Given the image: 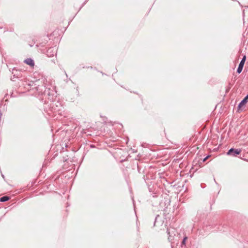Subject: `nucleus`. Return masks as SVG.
Masks as SVG:
<instances>
[{"instance_id": "obj_8", "label": "nucleus", "mask_w": 248, "mask_h": 248, "mask_svg": "<svg viewBox=\"0 0 248 248\" xmlns=\"http://www.w3.org/2000/svg\"><path fill=\"white\" fill-rule=\"evenodd\" d=\"M9 197L6 196H3L1 198H0V202H5L9 200Z\"/></svg>"}, {"instance_id": "obj_1", "label": "nucleus", "mask_w": 248, "mask_h": 248, "mask_svg": "<svg viewBox=\"0 0 248 248\" xmlns=\"http://www.w3.org/2000/svg\"><path fill=\"white\" fill-rule=\"evenodd\" d=\"M52 109L54 112H58L61 115H63L64 117L65 116L64 114H62L63 111L64 107L62 103L59 101H54L52 104H51Z\"/></svg>"}, {"instance_id": "obj_6", "label": "nucleus", "mask_w": 248, "mask_h": 248, "mask_svg": "<svg viewBox=\"0 0 248 248\" xmlns=\"http://www.w3.org/2000/svg\"><path fill=\"white\" fill-rule=\"evenodd\" d=\"M248 101V94L245 96V97L238 104V108L240 109L241 107L245 105Z\"/></svg>"}, {"instance_id": "obj_3", "label": "nucleus", "mask_w": 248, "mask_h": 248, "mask_svg": "<svg viewBox=\"0 0 248 248\" xmlns=\"http://www.w3.org/2000/svg\"><path fill=\"white\" fill-rule=\"evenodd\" d=\"M241 152V150L240 149H234L231 148L229 150V151L227 152V155H232L233 156H235L237 155H239Z\"/></svg>"}, {"instance_id": "obj_7", "label": "nucleus", "mask_w": 248, "mask_h": 248, "mask_svg": "<svg viewBox=\"0 0 248 248\" xmlns=\"http://www.w3.org/2000/svg\"><path fill=\"white\" fill-rule=\"evenodd\" d=\"M24 62L31 66H34V61H33L32 59H31V58H28V59H26L24 61Z\"/></svg>"}, {"instance_id": "obj_9", "label": "nucleus", "mask_w": 248, "mask_h": 248, "mask_svg": "<svg viewBox=\"0 0 248 248\" xmlns=\"http://www.w3.org/2000/svg\"><path fill=\"white\" fill-rule=\"evenodd\" d=\"M187 239L186 237H185L182 241V245H185L186 244V240Z\"/></svg>"}, {"instance_id": "obj_5", "label": "nucleus", "mask_w": 248, "mask_h": 248, "mask_svg": "<svg viewBox=\"0 0 248 248\" xmlns=\"http://www.w3.org/2000/svg\"><path fill=\"white\" fill-rule=\"evenodd\" d=\"M246 56L245 55V56H244V57L242 58V59L241 60L240 63L239 64L238 67L237 68V73L240 74L242 72V69L244 67V65L245 62L246 61Z\"/></svg>"}, {"instance_id": "obj_11", "label": "nucleus", "mask_w": 248, "mask_h": 248, "mask_svg": "<svg viewBox=\"0 0 248 248\" xmlns=\"http://www.w3.org/2000/svg\"><path fill=\"white\" fill-rule=\"evenodd\" d=\"M207 157H206V158H205L204 159V161H205V160L206 159Z\"/></svg>"}, {"instance_id": "obj_2", "label": "nucleus", "mask_w": 248, "mask_h": 248, "mask_svg": "<svg viewBox=\"0 0 248 248\" xmlns=\"http://www.w3.org/2000/svg\"><path fill=\"white\" fill-rule=\"evenodd\" d=\"M42 81H43L44 84L42 85H39L37 84V83H38L39 81V80L36 81V83H35V86L37 85V86L35 87V88L36 89V92H37V93L38 95L40 94H45L46 92V89L47 88L46 87V83H45V81L46 82V80L45 78H43Z\"/></svg>"}, {"instance_id": "obj_4", "label": "nucleus", "mask_w": 248, "mask_h": 248, "mask_svg": "<svg viewBox=\"0 0 248 248\" xmlns=\"http://www.w3.org/2000/svg\"><path fill=\"white\" fill-rule=\"evenodd\" d=\"M57 48L55 47H49L46 51V54L48 57H53L56 54Z\"/></svg>"}, {"instance_id": "obj_10", "label": "nucleus", "mask_w": 248, "mask_h": 248, "mask_svg": "<svg viewBox=\"0 0 248 248\" xmlns=\"http://www.w3.org/2000/svg\"><path fill=\"white\" fill-rule=\"evenodd\" d=\"M167 232H168V234L169 235V237H168V239H170V237H171V236H170V230H167Z\"/></svg>"}]
</instances>
